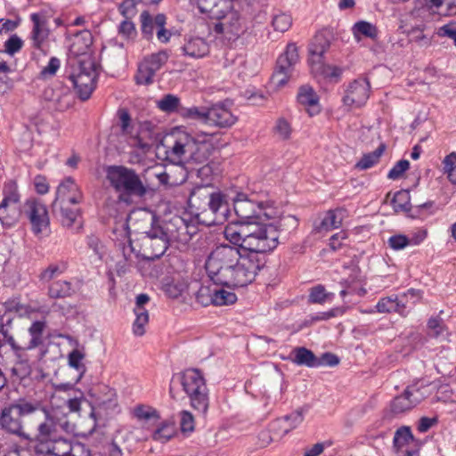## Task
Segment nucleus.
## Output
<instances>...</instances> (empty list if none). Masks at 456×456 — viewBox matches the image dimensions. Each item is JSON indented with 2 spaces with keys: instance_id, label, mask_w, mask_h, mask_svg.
Returning a JSON list of instances; mask_svg holds the SVG:
<instances>
[{
  "instance_id": "1",
  "label": "nucleus",
  "mask_w": 456,
  "mask_h": 456,
  "mask_svg": "<svg viewBox=\"0 0 456 456\" xmlns=\"http://www.w3.org/2000/svg\"><path fill=\"white\" fill-rule=\"evenodd\" d=\"M137 216L122 213L113 224V240L124 257L122 267L134 264L139 256L151 260L159 258L168 246L160 226H151L147 215L140 218Z\"/></svg>"
},
{
  "instance_id": "2",
  "label": "nucleus",
  "mask_w": 456,
  "mask_h": 456,
  "mask_svg": "<svg viewBox=\"0 0 456 456\" xmlns=\"http://www.w3.org/2000/svg\"><path fill=\"white\" fill-rule=\"evenodd\" d=\"M214 134L200 133L192 135L183 130L167 134L157 146L158 155L173 164L205 163L215 149Z\"/></svg>"
},
{
  "instance_id": "3",
  "label": "nucleus",
  "mask_w": 456,
  "mask_h": 456,
  "mask_svg": "<svg viewBox=\"0 0 456 456\" xmlns=\"http://www.w3.org/2000/svg\"><path fill=\"white\" fill-rule=\"evenodd\" d=\"M224 235L231 244L248 251L254 258L273 251L279 243V231L274 223L263 221L228 224Z\"/></svg>"
},
{
  "instance_id": "4",
  "label": "nucleus",
  "mask_w": 456,
  "mask_h": 456,
  "mask_svg": "<svg viewBox=\"0 0 456 456\" xmlns=\"http://www.w3.org/2000/svg\"><path fill=\"white\" fill-rule=\"evenodd\" d=\"M106 179L120 193L118 200L108 206V213L116 221V217L125 211H120L121 201L128 202L130 196L142 197L146 194L147 189L136 172L124 166H110L106 169Z\"/></svg>"
},
{
  "instance_id": "5",
  "label": "nucleus",
  "mask_w": 456,
  "mask_h": 456,
  "mask_svg": "<svg viewBox=\"0 0 456 456\" xmlns=\"http://www.w3.org/2000/svg\"><path fill=\"white\" fill-rule=\"evenodd\" d=\"M47 417V411L39 403L20 400L2 411L0 424L2 428H21L24 423L46 428Z\"/></svg>"
},
{
  "instance_id": "6",
  "label": "nucleus",
  "mask_w": 456,
  "mask_h": 456,
  "mask_svg": "<svg viewBox=\"0 0 456 456\" xmlns=\"http://www.w3.org/2000/svg\"><path fill=\"white\" fill-rule=\"evenodd\" d=\"M233 208L240 219L239 224L262 221V217L266 220L279 217V211L273 202L257 200L255 194L248 196L242 192L238 193L233 200Z\"/></svg>"
},
{
  "instance_id": "7",
  "label": "nucleus",
  "mask_w": 456,
  "mask_h": 456,
  "mask_svg": "<svg viewBox=\"0 0 456 456\" xmlns=\"http://www.w3.org/2000/svg\"><path fill=\"white\" fill-rule=\"evenodd\" d=\"M237 258L233 265L224 272L223 278L218 285L226 287H244L251 283L262 264L259 258H254L251 255H241L239 250Z\"/></svg>"
},
{
  "instance_id": "8",
  "label": "nucleus",
  "mask_w": 456,
  "mask_h": 456,
  "mask_svg": "<svg viewBox=\"0 0 456 456\" xmlns=\"http://www.w3.org/2000/svg\"><path fill=\"white\" fill-rule=\"evenodd\" d=\"M430 384H423L419 381L413 382L406 387L403 392L396 395L385 410L383 419L391 420L404 412L410 411L419 405L430 395Z\"/></svg>"
},
{
  "instance_id": "9",
  "label": "nucleus",
  "mask_w": 456,
  "mask_h": 456,
  "mask_svg": "<svg viewBox=\"0 0 456 456\" xmlns=\"http://www.w3.org/2000/svg\"><path fill=\"white\" fill-rule=\"evenodd\" d=\"M239 248L234 245L220 244L216 246L207 257L205 269L209 279L219 284L224 272L233 265Z\"/></svg>"
},
{
  "instance_id": "10",
  "label": "nucleus",
  "mask_w": 456,
  "mask_h": 456,
  "mask_svg": "<svg viewBox=\"0 0 456 456\" xmlns=\"http://www.w3.org/2000/svg\"><path fill=\"white\" fill-rule=\"evenodd\" d=\"M181 383L186 395L189 396L191 405L197 411L206 413L208 405V393L205 379L198 369H188L181 378Z\"/></svg>"
},
{
  "instance_id": "11",
  "label": "nucleus",
  "mask_w": 456,
  "mask_h": 456,
  "mask_svg": "<svg viewBox=\"0 0 456 456\" xmlns=\"http://www.w3.org/2000/svg\"><path fill=\"white\" fill-rule=\"evenodd\" d=\"M97 76V66L91 56H84L78 60V66L69 76V79L81 100L89 99L95 88Z\"/></svg>"
},
{
  "instance_id": "12",
  "label": "nucleus",
  "mask_w": 456,
  "mask_h": 456,
  "mask_svg": "<svg viewBox=\"0 0 456 456\" xmlns=\"http://www.w3.org/2000/svg\"><path fill=\"white\" fill-rule=\"evenodd\" d=\"M298 61V48L296 44L289 43L285 52L278 57L276 68L272 76V83L277 88H281L287 85Z\"/></svg>"
},
{
  "instance_id": "13",
  "label": "nucleus",
  "mask_w": 456,
  "mask_h": 456,
  "mask_svg": "<svg viewBox=\"0 0 456 456\" xmlns=\"http://www.w3.org/2000/svg\"><path fill=\"white\" fill-rule=\"evenodd\" d=\"M20 216L21 208L17 184L10 181L4 187V199L0 204V221L3 225L12 226L19 221Z\"/></svg>"
},
{
  "instance_id": "14",
  "label": "nucleus",
  "mask_w": 456,
  "mask_h": 456,
  "mask_svg": "<svg viewBox=\"0 0 456 456\" xmlns=\"http://www.w3.org/2000/svg\"><path fill=\"white\" fill-rule=\"evenodd\" d=\"M205 208L196 214V218L208 226L222 224L227 218L228 206L221 192L210 199Z\"/></svg>"
},
{
  "instance_id": "15",
  "label": "nucleus",
  "mask_w": 456,
  "mask_h": 456,
  "mask_svg": "<svg viewBox=\"0 0 456 456\" xmlns=\"http://www.w3.org/2000/svg\"><path fill=\"white\" fill-rule=\"evenodd\" d=\"M52 212L61 224L67 228H74L75 232H80L82 229L81 209L78 205H71L62 201H53Z\"/></svg>"
},
{
  "instance_id": "16",
  "label": "nucleus",
  "mask_w": 456,
  "mask_h": 456,
  "mask_svg": "<svg viewBox=\"0 0 456 456\" xmlns=\"http://www.w3.org/2000/svg\"><path fill=\"white\" fill-rule=\"evenodd\" d=\"M370 92V85L368 79H355L346 89L343 103L348 109L361 108L367 102Z\"/></svg>"
},
{
  "instance_id": "17",
  "label": "nucleus",
  "mask_w": 456,
  "mask_h": 456,
  "mask_svg": "<svg viewBox=\"0 0 456 456\" xmlns=\"http://www.w3.org/2000/svg\"><path fill=\"white\" fill-rule=\"evenodd\" d=\"M36 438L38 441L36 445L38 453H61L65 456L72 451V444L66 439L53 438L51 429H40Z\"/></svg>"
},
{
  "instance_id": "18",
  "label": "nucleus",
  "mask_w": 456,
  "mask_h": 456,
  "mask_svg": "<svg viewBox=\"0 0 456 456\" xmlns=\"http://www.w3.org/2000/svg\"><path fill=\"white\" fill-rule=\"evenodd\" d=\"M160 228L163 235L167 239V243L175 244L177 248L185 246L191 239L187 224L179 216L166 222Z\"/></svg>"
},
{
  "instance_id": "19",
  "label": "nucleus",
  "mask_w": 456,
  "mask_h": 456,
  "mask_svg": "<svg viewBox=\"0 0 456 456\" xmlns=\"http://www.w3.org/2000/svg\"><path fill=\"white\" fill-rule=\"evenodd\" d=\"M224 8L226 11L219 8L220 16L210 18L218 20V21L214 24V32L216 34H224L231 39L232 37H238L240 35L242 31V26L239 14L236 12L231 11V7L227 9L224 6Z\"/></svg>"
},
{
  "instance_id": "20",
  "label": "nucleus",
  "mask_w": 456,
  "mask_h": 456,
  "mask_svg": "<svg viewBox=\"0 0 456 456\" xmlns=\"http://www.w3.org/2000/svg\"><path fill=\"white\" fill-rule=\"evenodd\" d=\"M24 214L29 219L35 233H40L49 225V217L46 207L40 201L30 199L24 204Z\"/></svg>"
},
{
  "instance_id": "21",
  "label": "nucleus",
  "mask_w": 456,
  "mask_h": 456,
  "mask_svg": "<svg viewBox=\"0 0 456 456\" xmlns=\"http://www.w3.org/2000/svg\"><path fill=\"white\" fill-rule=\"evenodd\" d=\"M43 98L48 102L49 109L58 111H64L72 104V95L69 89L61 85L46 87L44 90Z\"/></svg>"
},
{
  "instance_id": "22",
  "label": "nucleus",
  "mask_w": 456,
  "mask_h": 456,
  "mask_svg": "<svg viewBox=\"0 0 456 456\" xmlns=\"http://www.w3.org/2000/svg\"><path fill=\"white\" fill-rule=\"evenodd\" d=\"M118 118L121 134L127 137L131 146L140 149L143 153L149 151V144L137 135V128L132 118L126 109L118 110Z\"/></svg>"
},
{
  "instance_id": "23",
  "label": "nucleus",
  "mask_w": 456,
  "mask_h": 456,
  "mask_svg": "<svg viewBox=\"0 0 456 456\" xmlns=\"http://www.w3.org/2000/svg\"><path fill=\"white\" fill-rule=\"evenodd\" d=\"M408 296H411L412 297L419 298V290L411 289L406 293H403L401 297V299L397 296L395 297H386L381 298L377 305V311L381 314H389V313H397L402 316H406L407 313L406 309V302L403 301V297Z\"/></svg>"
},
{
  "instance_id": "24",
  "label": "nucleus",
  "mask_w": 456,
  "mask_h": 456,
  "mask_svg": "<svg viewBox=\"0 0 456 456\" xmlns=\"http://www.w3.org/2000/svg\"><path fill=\"white\" fill-rule=\"evenodd\" d=\"M219 192L211 184L196 186L188 200L191 212L196 216L200 210L204 211L207 202Z\"/></svg>"
},
{
  "instance_id": "25",
  "label": "nucleus",
  "mask_w": 456,
  "mask_h": 456,
  "mask_svg": "<svg viewBox=\"0 0 456 456\" xmlns=\"http://www.w3.org/2000/svg\"><path fill=\"white\" fill-rule=\"evenodd\" d=\"M83 199V192L75 180L71 177H67L57 187L54 201L78 205L82 202Z\"/></svg>"
},
{
  "instance_id": "26",
  "label": "nucleus",
  "mask_w": 456,
  "mask_h": 456,
  "mask_svg": "<svg viewBox=\"0 0 456 456\" xmlns=\"http://www.w3.org/2000/svg\"><path fill=\"white\" fill-rule=\"evenodd\" d=\"M237 117L224 104H215L208 109L207 124L220 128L231 127L237 122Z\"/></svg>"
},
{
  "instance_id": "27",
  "label": "nucleus",
  "mask_w": 456,
  "mask_h": 456,
  "mask_svg": "<svg viewBox=\"0 0 456 456\" xmlns=\"http://www.w3.org/2000/svg\"><path fill=\"white\" fill-rule=\"evenodd\" d=\"M150 301V297L147 294H140L136 297L135 306L134 313L135 320L133 322V333L135 336H142L146 331V326L149 323V312L144 307Z\"/></svg>"
},
{
  "instance_id": "28",
  "label": "nucleus",
  "mask_w": 456,
  "mask_h": 456,
  "mask_svg": "<svg viewBox=\"0 0 456 456\" xmlns=\"http://www.w3.org/2000/svg\"><path fill=\"white\" fill-rule=\"evenodd\" d=\"M45 328V322L36 321L28 328V332L31 336V338L28 343L20 344L12 338H9L8 343L15 351H27L34 349L43 343V332Z\"/></svg>"
},
{
  "instance_id": "29",
  "label": "nucleus",
  "mask_w": 456,
  "mask_h": 456,
  "mask_svg": "<svg viewBox=\"0 0 456 456\" xmlns=\"http://www.w3.org/2000/svg\"><path fill=\"white\" fill-rule=\"evenodd\" d=\"M394 445L407 456H415L419 452V442L414 438L411 429H396L394 436Z\"/></svg>"
},
{
  "instance_id": "30",
  "label": "nucleus",
  "mask_w": 456,
  "mask_h": 456,
  "mask_svg": "<svg viewBox=\"0 0 456 456\" xmlns=\"http://www.w3.org/2000/svg\"><path fill=\"white\" fill-rule=\"evenodd\" d=\"M182 50L184 55L194 59L203 58L210 51L208 43L203 37L194 36L185 37Z\"/></svg>"
},
{
  "instance_id": "31",
  "label": "nucleus",
  "mask_w": 456,
  "mask_h": 456,
  "mask_svg": "<svg viewBox=\"0 0 456 456\" xmlns=\"http://www.w3.org/2000/svg\"><path fill=\"white\" fill-rule=\"evenodd\" d=\"M130 415L139 424L157 425L161 416L159 411L149 404L140 403L130 410Z\"/></svg>"
},
{
  "instance_id": "32",
  "label": "nucleus",
  "mask_w": 456,
  "mask_h": 456,
  "mask_svg": "<svg viewBox=\"0 0 456 456\" xmlns=\"http://www.w3.org/2000/svg\"><path fill=\"white\" fill-rule=\"evenodd\" d=\"M298 102L305 107L310 117L315 116L321 111L319 97L309 86H302L297 94Z\"/></svg>"
},
{
  "instance_id": "33",
  "label": "nucleus",
  "mask_w": 456,
  "mask_h": 456,
  "mask_svg": "<svg viewBox=\"0 0 456 456\" xmlns=\"http://www.w3.org/2000/svg\"><path fill=\"white\" fill-rule=\"evenodd\" d=\"M344 219V210L338 209H330L328 210L323 217L321 219L320 223L315 224L314 230L316 232H327L333 229H338L341 226Z\"/></svg>"
},
{
  "instance_id": "34",
  "label": "nucleus",
  "mask_w": 456,
  "mask_h": 456,
  "mask_svg": "<svg viewBox=\"0 0 456 456\" xmlns=\"http://www.w3.org/2000/svg\"><path fill=\"white\" fill-rule=\"evenodd\" d=\"M31 20L33 21L31 40L35 47L40 48L49 36L47 21L45 17L37 13L31 15Z\"/></svg>"
},
{
  "instance_id": "35",
  "label": "nucleus",
  "mask_w": 456,
  "mask_h": 456,
  "mask_svg": "<svg viewBox=\"0 0 456 456\" xmlns=\"http://www.w3.org/2000/svg\"><path fill=\"white\" fill-rule=\"evenodd\" d=\"M151 438L158 444H166L168 441L177 438L183 440L188 438L194 429H150Z\"/></svg>"
},
{
  "instance_id": "36",
  "label": "nucleus",
  "mask_w": 456,
  "mask_h": 456,
  "mask_svg": "<svg viewBox=\"0 0 456 456\" xmlns=\"http://www.w3.org/2000/svg\"><path fill=\"white\" fill-rule=\"evenodd\" d=\"M115 391L106 385H98L91 391L94 403L99 407L110 408L115 405Z\"/></svg>"
},
{
  "instance_id": "37",
  "label": "nucleus",
  "mask_w": 456,
  "mask_h": 456,
  "mask_svg": "<svg viewBox=\"0 0 456 456\" xmlns=\"http://www.w3.org/2000/svg\"><path fill=\"white\" fill-rule=\"evenodd\" d=\"M93 42L92 34L89 30H82L75 35L74 41L70 45V52L77 56H90L86 53Z\"/></svg>"
},
{
  "instance_id": "38",
  "label": "nucleus",
  "mask_w": 456,
  "mask_h": 456,
  "mask_svg": "<svg viewBox=\"0 0 456 456\" xmlns=\"http://www.w3.org/2000/svg\"><path fill=\"white\" fill-rule=\"evenodd\" d=\"M137 135L149 144V151L154 142L159 140V130L158 126L151 121L140 123L137 129Z\"/></svg>"
},
{
  "instance_id": "39",
  "label": "nucleus",
  "mask_w": 456,
  "mask_h": 456,
  "mask_svg": "<svg viewBox=\"0 0 456 456\" xmlns=\"http://www.w3.org/2000/svg\"><path fill=\"white\" fill-rule=\"evenodd\" d=\"M292 354L294 355L292 362L297 365H305L307 367L318 366V358L311 350L305 347H296Z\"/></svg>"
},
{
  "instance_id": "40",
  "label": "nucleus",
  "mask_w": 456,
  "mask_h": 456,
  "mask_svg": "<svg viewBox=\"0 0 456 456\" xmlns=\"http://www.w3.org/2000/svg\"><path fill=\"white\" fill-rule=\"evenodd\" d=\"M311 69L314 74H321L325 78L337 81L342 74V69L337 66L323 65L321 61L312 60Z\"/></svg>"
},
{
  "instance_id": "41",
  "label": "nucleus",
  "mask_w": 456,
  "mask_h": 456,
  "mask_svg": "<svg viewBox=\"0 0 456 456\" xmlns=\"http://www.w3.org/2000/svg\"><path fill=\"white\" fill-rule=\"evenodd\" d=\"M75 293L72 284L67 281H56L51 283L48 289V296L52 298L71 297Z\"/></svg>"
},
{
  "instance_id": "42",
  "label": "nucleus",
  "mask_w": 456,
  "mask_h": 456,
  "mask_svg": "<svg viewBox=\"0 0 456 456\" xmlns=\"http://www.w3.org/2000/svg\"><path fill=\"white\" fill-rule=\"evenodd\" d=\"M232 0H197L198 7L202 13L208 14L209 17L220 16L219 4L225 5L228 9L231 6Z\"/></svg>"
},
{
  "instance_id": "43",
  "label": "nucleus",
  "mask_w": 456,
  "mask_h": 456,
  "mask_svg": "<svg viewBox=\"0 0 456 456\" xmlns=\"http://www.w3.org/2000/svg\"><path fill=\"white\" fill-rule=\"evenodd\" d=\"M354 37L359 41L362 37L375 39L378 37V28L370 22L361 20L352 28Z\"/></svg>"
},
{
  "instance_id": "44",
  "label": "nucleus",
  "mask_w": 456,
  "mask_h": 456,
  "mask_svg": "<svg viewBox=\"0 0 456 456\" xmlns=\"http://www.w3.org/2000/svg\"><path fill=\"white\" fill-rule=\"evenodd\" d=\"M330 46L329 37L323 33L317 34L310 46V53L313 57H316V61H321L322 56L328 51ZM314 58L311 59V61Z\"/></svg>"
},
{
  "instance_id": "45",
  "label": "nucleus",
  "mask_w": 456,
  "mask_h": 456,
  "mask_svg": "<svg viewBox=\"0 0 456 456\" xmlns=\"http://www.w3.org/2000/svg\"><path fill=\"white\" fill-rule=\"evenodd\" d=\"M18 361L14 363L12 372L19 379H24L31 372V367L28 359L23 358L25 351H15Z\"/></svg>"
},
{
  "instance_id": "46",
  "label": "nucleus",
  "mask_w": 456,
  "mask_h": 456,
  "mask_svg": "<svg viewBox=\"0 0 456 456\" xmlns=\"http://www.w3.org/2000/svg\"><path fill=\"white\" fill-rule=\"evenodd\" d=\"M384 145H380L376 151L363 155V157L355 164V168L359 170H366L370 168L379 160L384 151Z\"/></svg>"
},
{
  "instance_id": "47",
  "label": "nucleus",
  "mask_w": 456,
  "mask_h": 456,
  "mask_svg": "<svg viewBox=\"0 0 456 456\" xmlns=\"http://www.w3.org/2000/svg\"><path fill=\"white\" fill-rule=\"evenodd\" d=\"M68 268L66 262L61 261L49 265L40 274V280L43 281H50L55 277L63 273Z\"/></svg>"
},
{
  "instance_id": "48",
  "label": "nucleus",
  "mask_w": 456,
  "mask_h": 456,
  "mask_svg": "<svg viewBox=\"0 0 456 456\" xmlns=\"http://www.w3.org/2000/svg\"><path fill=\"white\" fill-rule=\"evenodd\" d=\"M187 289V284L181 280L172 279L163 284V290L167 296L172 298H177Z\"/></svg>"
},
{
  "instance_id": "49",
  "label": "nucleus",
  "mask_w": 456,
  "mask_h": 456,
  "mask_svg": "<svg viewBox=\"0 0 456 456\" xmlns=\"http://www.w3.org/2000/svg\"><path fill=\"white\" fill-rule=\"evenodd\" d=\"M352 271L354 273L353 275L344 281L345 289L340 291L342 297L353 292H356L360 296L366 293L363 288L357 289L355 286L356 282L359 281V270L353 269Z\"/></svg>"
},
{
  "instance_id": "50",
  "label": "nucleus",
  "mask_w": 456,
  "mask_h": 456,
  "mask_svg": "<svg viewBox=\"0 0 456 456\" xmlns=\"http://www.w3.org/2000/svg\"><path fill=\"white\" fill-rule=\"evenodd\" d=\"M157 106L159 110L165 112H178L182 108L180 106V99L174 94H166L163 98L157 102Z\"/></svg>"
},
{
  "instance_id": "51",
  "label": "nucleus",
  "mask_w": 456,
  "mask_h": 456,
  "mask_svg": "<svg viewBox=\"0 0 456 456\" xmlns=\"http://www.w3.org/2000/svg\"><path fill=\"white\" fill-rule=\"evenodd\" d=\"M274 134L281 140H289L292 134L291 124L283 117L279 118L273 128Z\"/></svg>"
},
{
  "instance_id": "52",
  "label": "nucleus",
  "mask_w": 456,
  "mask_h": 456,
  "mask_svg": "<svg viewBox=\"0 0 456 456\" xmlns=\"http://www.w3.org/2000/svg\"><path fill=\"white\" fill-rule=\"evenodd\" d=\"M178 113L183 118L199 120L207 124L208 109H200L198 107H182L178 110Z\"/></svg>"
},
{
  "instance_id": "53",
  "label": "nucleus",
  "mask_w": 456,
  "mask_h": 456,
  "mask_svg": "<svg viewBox=\"0 0 456 456\" xmlns=\"http://www.w3.org/2000/svg\"><path fill=\"white\" fill-rule=\"evenodd\" d=\"M392 202L395 211L407 212L411 208L408 191H399L395 192Z\"/></svg>"
},
{
  "instance_id": "54",
  "label": "nucleus",
  "mask_w": 456,
  "mask_h": 456,
  "mask_svg": "<svg viewBox=\"0 0 456 456\" xmlns=\"http://www.w3.org/2000/svg\"><path fill=\"white\" fill-rule=\"evenodd\" d=\"M297 225L298 220L291 215L280 217L276 224H274V226L279 231V234L281 232L290 233L297 229Z\"/></svg>"
},
{
  "instance_id": "55",
  "label": "nucleus",
  "mask_w": 456,
  "mask_h": 456,
  "mask_svg": "<svg viewBox=\"0 0 456 456\" xmlns=\"http://www.w3.org/2000/svg\"><path fill=\"white\" fill-rule=\"evenodd\" d=\"M237 296L235 293L225 290L224 289H215L214 291V305H226L235 303Z\"/></svg>"
},
{
  "instance_id": "56",
  "label": "nucleus",
  "mask_w": 456,
  "mask_h": 456,
  "mask_svg": "<svg viewBox=\"0 0 456 456\" xmlns=\"http://www.w3.org/2000/svg\"><path fill=\"white\" fill-rule=\"evenodd\" d=\"M155 73L156 72L149 66V64L142 61L139 65L138 71L135 76L136 83L140 85H149L152 83Z\"/></svg>"
},
{
  "instance_id": "57",
  "label": "nucleus",
  "mask_w": 456,
  "mask_h": 456,
  "mask_svg": "<svg viewBox=\"0 0 456 456\" xmlns=\"http://www.w3.org/2000/svg\"><path fill=\"white\" fill-rule=\"evenodd\" d=\"M432 7L438 9L443 15H452L456 13V0H430Z\"/></svg>"
},
{
  "instance_id": "58",
  "label": "nucleus",
  "mask_w": 456,
  "mask_h": 456,
  "mask_svg": "<svg viewBox=\"0 0 456 456\" xmlns=\"http://www.w3.org/2000/svg\"><path fill=\"white\" fill-rule=\"evenodd\" d=\"M85 358V354L79 349L72 350L68 355V361L70 367L76 369L80 372L78 379L82 377L86 370V367L82 362Z\"/></svg>"
},
{
  "instance_id": "59",
  "label": "nucleus",
  "mask_w": 456,
  "mask_h": 456,
  "mask_svg": "<svg viewBox=\"0 0 456 456\" xmlns=\"http://www.w3.org/2000/svg\"><path fill=\"white\" fill-rule=\"evenodd\" d=\"M332 296V293L326 292L324 286L317 285L310 290L309 302L313 304H323Z\"/></svg>"
},
{
  "instance_id": "60",
  "label": "nucleus",
  "mask_w": 456,
  "mask_h": 456,
  "mask_svg": "<svg viewBox=\"0 0 456 456\" xmlns=\"http://www.w3.org/2000/svg\"><path fill=\"white\" fill-rule=\"evenodd\" d=\"M292 24L291 17L286 13H278L273 17L272 26L274 30L279 32L287 31Z\"/></svg>"
},
{
  "instance_id": "61",
  "label": "nucleus",
  "mask_w": 456,
  "mask_h": 456,
  "mask_svg": "<svg viewBox=\"0 0 456 456\" xmlns=\"http://www.w3.org/2000/svg\"><path fill=\"white\" fill-rule=\"evenodd\" d=\"M168 53L167 51H159V53H152L146 58L143 61L149 64L152 69L157 72L167 61Z\"/></svg>"
},
{
  "instance_id": "62",
  "label": "nucleus",
  "mask_w": 456,
  "mask_h": 456,
  "mask_svg": "<svg viewBox=\"0 0 456 456\" xmlns=\"http://www.w3.org/2000/svg\"><path fill=\"white\" fill-rule=\"evenodd\" d=\"M444 173L447 174L449 180L456 184V153L452 152L443 160Z\"/></svg>"
},
{
  "instance_id": "63",
  "label": "nucleus",
  "mask_w": 456,
  "mask_h": 456,
  "mask_svg": "<svg viewBox=\"0 0 456 456\" xmlns=\"http://www.w3.org/2000/svg\"><path fill=\"white\" fill-rule=\"evenodd\" d=\"M142 0H125L118 6V11L125 19H132L137 13L136 6Z\"/></svg>"
},
{
  "instance_id": "64",
  "label": "nucleus",
  "mask_w": 456,
  "mask_h": 456,
  "mask_svg": "<svg viewBox=\"0 0 456 456\" xmlns=\"http://www.w3.org/2000/svg\"><path fill=\"white\" fill-rule=\"evenodd\" d=\"M118 34L127 40H134L137 36L134 22L130 19L123 20L118 27Z\"/></svg>"
}]
</instances>
